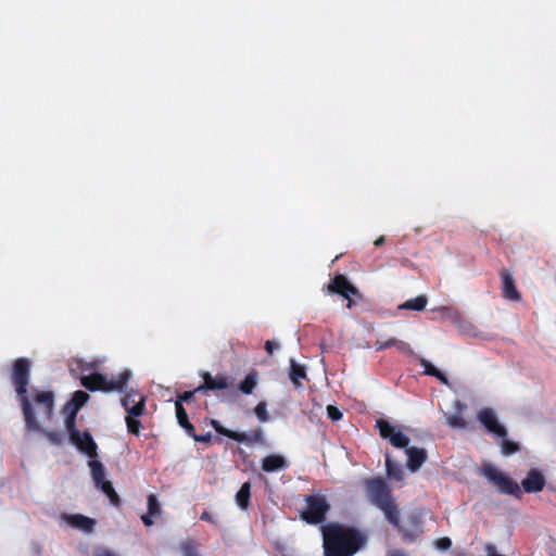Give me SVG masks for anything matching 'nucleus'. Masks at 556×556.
Returning a JSON list of instances; mask_svg holds the SVG:
<instances>
[{"mask_svg":"<svg viewBox=\"0 0 556 556\" xmlns=\"http://www.w3.org/2000/svg\"><path fill=\"white\" fill-rule=\"evenodd\" d=\"M65 520L71 527L86 532H91L96 523L93 519L80 514L66 515Z\"/></svg>","mask_w":556,"mask_h":556,"instance_id":"obj_18","label":"nucleus"},{"mask_svg":"<svg viewBox=\"0 0 556 556\" xmlns=\"http://www.w3.org/2000/svg\"><path fill=\"white\" fill-rule=\"evenodd\" d=\"M181 428L186 431V433L189 437H191L194 440L197 432H195L194 426L190 421L188 424L182 425Z\"/></svg>","mask_w":556,"mask_h":556,"instance_id":"obj_40","label":"nucleus"},{"mask_svg":"<svg viewBox=\"0 0 556 556\" xmlns=\"http://www.w3.org/2000/svg\"><path fill=\"white\" fill-rule=\"evenodd\" d=\"M330 504L324 495L309 494L305 496V507L301 518L308 525H318L325 521Z\"/></svg>","mask_w":556,"mask_h":556,"instance_id":"obj_5","label":"nucleus"},{"mask_svg":"<svg viewBox=\"0 0 556 556\" xmlns=\"http://www.w3.org/2000/svg\"><path fill=\"white\" fill-rule=\"evenodd\" d=\"M210 425L214 428V430L218 434L227 437L238 443H247V444H252V443L264 444L265 443L264 433L261 428H256V429L252 430L250 433H245V432H237V431L230 430V429L224 427L216 419H211Z\"/></svg>","mask_w":556,"mask_h":556,"instance_id":"obj_7","label":"nucleus"},{"mask_svg":"<svg viewBox=\"0 0 556 556\" xmlns=\"http://www.w3.org/2000/svg\"><path fill=\"white\" fill-rule=\"evenodd\" d=\"M346 300H348L346 307H348V308H352V307H353V305H354V301L351 299V296H349V299H346Z\"/></svg>","mask_w":556,"mask_h":556,"instance_id":"obj_46","label":"nucleus"},{"mask_svg":"<svg viewBox=\"0 0 556 556\" xmlns=\"http://www.w3.org/2000/svg\"><path fill=\"white\" fill-rule=\"evenodd\" d=\"M290 380L298 389L302 387L301 379H306V369L303 365L298 364L294 359L290 361Z\"/></svg>","mask_w":556,"mask_h":556,"instance_id":"obj_21","label":"nucleus"},{"mask_svg":"<svg viewBox=\"0 0 556 556\" xmlns=\"http://www.w3.org/2000/svg\"><path fill=\"white\" fill-rule=\"evenodd\" d=\"M195 442H202V443H211L212 441V433L207 432L205 434H198L194 437Z\"/></svg>","mask_w":556,"mask_h":556,"instance_id":"obj_41","label":"nucleus"},{"mask_svg":"<svg viewBox=\"0 0 556 556\" xmlns=\"http://www.w3.org/2000/svg\"><path fill=\"white\" fill-rule=\"evenodd\" d=\"M327 415H328V418L331 419L332 421H338L343 416L341 410L338 407L333 406V405H328L327 406Z\"/></svg>","mask_w":556,"mask_h":556,"instance_id":"obj_37","label":"nucleus"},{"mask_svg":"<svg viewBox=\"0 0 556 556\" xmlns=\"http://www.w3.org/2000/svg\"><path fill=\"white\" fill-rule=\"evenodd\" d=\"M203 383L195 388V391H207L226 390L231 386L230 378L224 374H217L212 376L210 372L204 371L202 374Z\"/></svg>","mask_w":556,"mask_h":556,"instance_id":"obj_13","label":"nucleus"},{"mask_svg":"<svg viewBox=\"0 0 556 556\" xmlns=\"http://www.w3.org/2000/svg\"><path fill=\"white\" fill-rule=\"evenodd\" d=\"M392 346H397L402 351H406L409 346L407 343L401 340H396L394 338H391L386 341L377 340L375 343V348L377 351H382Z\"/></svg>","mask_w":556,"mask_h":556,"instance_id":"obj_28","label":"nucleus"},{"mask_svg":"<svg viewBox=\"0 0 556 556\" xmlns=\"http://www.w3.org/2000/svg\"><path fill=\"white\" fill-rule=\"evenodd\" d=\"M96 486L100 489L109 497L112 505L119 506L121 498L116 491L114 490L111 481L106 480L104 482L97 484Z\"/></svg>","mask_w":556,"mask_h":556,"instance_id":"obj_26","label":"nucleus"},{"mask_svg":"<svg viewBox=\"0 0 556 556\" xmlns=\"http://www.w3.org/2000/svg\"><path fill=\"white\" fill-rule=\"evenodd\" d=\"M251 498V483L244 482L236 494V503L241 509H248Z\"/></svg>","mask_w":556,"mask_h":556,"instance_id":"obj_22","label":"nucleus"},{"mask_svg":"<svg viewBox=\"0 0 556 556\" xmlns=\"http://www.w3.org/2000/svg\"><path fill=\"white\" fill-rule=\"evenodd\" d=\"M364 485L370 503L382 510L390 525L402 531L400 510L392 497L391 486L381 477L365 479Z\"/></svg>","mask_w":556,"mask_h":556,"instance_id":"obj_3","label":"nucleus"},{"mask_svg":"<svg viewBox=\"0 0 556 556\" xmlns=\"http://www.w3.org/2000/svg\"><path fill=\"white\" fill-rule=\"evenodd\" d=\"M131 372L128 369L119 372L117 376H112L109 379L105 375L93 372L80 378V384L91 392H121L127 386Z\"/></svg>","mask_w":556,"mask_h":556,"instance_id":"obj_4","label":"nucleus"},{"mask_svg":"<svg viewBox=\"0 0 556 556\" xmlns=\"http://www.w3.org/2000/svg\"><path fill=\"white\" fill-rule=\"evenodd\" d=\"M386 242V237L384 236H380L379 238H377L374 242L375 247H380L382 245L383 243Z\"/></svg>","mask_w":556,"mask_h":556,"instance_id":"obj_45","label":"nucleus"},{"mask_svg":"<svg viewBox=\"0 0 556 556\" xmlns=\"http://www.w3.org/2000/svg\"><path fill=\"white\" fill-rule=\"evenodd\" d=\"M446 422L451 428L463 429L466 427V421L462 414L456 413L446 417Z\"/></svg>","mask_w":556,"mask_h":556,"instance_id":"obj_33","label":"nucleus"},{"mask_svg":"<svg viewBox=\"0 0 556 556\" xmlns=\"http://www.w3.org/2000/svg\"><path fill=\"white\" fill-rule=\"evenodd\" d=\"M40 432H42L52 444L60 445L63 442V437L58 431H46L41 428Z\"/></svg>","mask_w":556,"mask_h":556,"instance_id":"obj_36","label":"nucleus"},{"mask_svg":"<svg viewBox=\"0 0 556 556\" xmlns=\"http://www.w3.org/2000/svg\"><path fill=\"white\" fill-rule=\"evenodd\" d=\"M502 279V295L509 301L518 302L521 300V294L518 291L515 280L508 270L501 271Z\"/></svg>","mask_w":556,"mask_h":556,"instance_id":"obj_15","label":"nucleus"},{"mask_svg":"<svg viewBox=\"0 0 556 556\" xmlns=\"http://www.w3.org/2000/svg\"><path fill=\"white\" fill-rule=\"evenodd\" d=\"M323 535L325 556H353L365 543L357 529L340 523L326 526Z\"/></svg>","mask_w":556,"mask_h":556,"instance_id":"obj_2","label":"nucleus"},{"mask_svg":"<svg viewBox=\"0 0 556 556\" xmlns=\"http://www.w3.org/2000/svg\"><path fill=\"white\" fill-rule=\"evenodd\" d=\"M519 451H520L519 443L510 441L506 437L502 438L501 452L504 456H510Z\"/></svg>","mask_w":556,"mask_h":556,"instance_id":"obj_30","label":"nucleus"},{"mask_svg":"<svg viewBox=\"0 0 556 556\" xmlns=\"http://www.w3.org/2000/svg\"><path fill=\"white\" fill-rule=\"evenodd\" d=\"M420 365L424 368V374L425 375H428V376H431V377H435L438 380H440L444 384L448 383V380H447V377L445 376V374L440 371L437 367H434L427 359H425V358L420 359Z\"/></svg>","mask_w":556,"mask_h":556,"instance_id":"obj_25","label":"nucleus"},{"mask_svg":"<svg viewBox=\"0 0 556 556\" xmlns=\"http://www.w3.org/2000/svg\"><path fill=\"white\" fill-rule=\"evenodd\" d=\"M376 428L379 430L380 437L384 440H389L394 447L407 448L409 438L388 420L378 419L376 421Z\"/></svg>","mask_w":556,"mask_h":556,"instance_id":"obj_9","label":"nucleus"},{"mask_svg":"<svg viewBox=\"0 0 556 556\" xmlns=\"http://www.w3.org/2000/svg\"><path fill=\"white\" fill-rule=\"evenodd\" d=\"M180 552L182 556H200L198 544L191 539L180 544Z\"/></svg>","mask_w":556,"mask_h":556,"instance_id":"obj_31","label":"nucleus"},{"mask_svg":"<svg viewBox=\"0 0 556 556\" xmlns=\"http://www.w3.org/2000/svg\"><path fill=\"white\" fill-rule=\"evenodd\" d=\"M70 442L76 446L78 451L86 454L87 456L94 458L98 456V446L88 431L83 433L76 428V424L73 426H65Z\"/></svg>","mask_w":556,"mask_h":556,"instance_id":"obj_8","label":"nucleus"},{"mask_svg":"<svg viewBox=\"0 0 556 556\" xmlns=\"http://www.w3.org/2000/svg\"><path fill=\"white\" fill-rule=\"evenodd\" d=\"M288 467L287 459L278 454H271L263 458L262 470L265 472H275Z\"/></svg>","mask_w":556,"mask_h":556,"instance_id":"obj_17","label":"nucleus"},{"mask_svg":"<svg viewBox=\"0 0 556 556\" xmlns=\"http://www.w3.org/2000/svg\"><path fill=\"white\" fill-rule=\"evenodd\" d=\"M265 350H266L269 354H271V353H273V351H274V343H273L271 341H269V340H268V341H266V342H265Z\"/></svg>","mask_w":556,"mask_h":556,"instance_id":"obj_44","label":"nucleus"},{"mask_svg":"<svg viewBox=\"0 0 556 556\" xmlns=\"http://www.w3.org/2000/svg\"><path fill=\"white\" fill-rule=\"evenodd\" d=\"M386 470L387 476L391 480L403 481L404 471L402 466L399 463L392 460L389 453L386 454Z\"/></svg>","mask_w":556,"mask_h":556,"instance_id":"obj_20","label":"nucleus"},{"mask_svg":"<svg viewBox=\"0 0 556 556\" xmlns=\"http://www.w3.org/2000/svg\"><path fill=\"white\" fill-rule=\"evenodd\" d=\"M483 475L501 493L513 495L518 500L522 497V490L520 485L495 467L491 465L484 466Z\"/></svg>","mask_w":556,"mask_h":556,"instance_id":"obj_6","label":"nucleus"},{"mask_svg":"<svg viewBox=\"0 0 556 556\" xmlns=\"http://www.w3.org/2000/svg\"><path fill=\"white\" fill-rule=\"evenodd\" d=\"M546 484V478L541 469L532 468L521 481V490L526 493H539Z\"/></svg>","mask_w":556,"mask_h":556,"instance_id":"obj_14","label":"nucleus"},{"mask_svg":"<svg viewBox=\"0 0 556 556\" xmlns=\"http://www.w3.org/2000/svg\"><path fill=\"white\" fill-rule=\"evenodd\" d=\"M88 466L91 471V477L94 482V485L106 481L105 479V468L103 464L97 459H90L88 462Z\"/></svg>","mask_w":556,"mask_h":556,"instance_id":"obj_23","label":"nucleus"},{"mask_svg":"<svg viewBox=\"0 0 556 556\" xmlns=\"http://www.w3.org/2000/svg\"><path fill=\"white\" fill-rule=\"evenodd\" d=\"M406 454L408 456L407 468L412 472H416L417 470H419L422 464L427 460V453L424 448L420 447H407Z\"/></svg>","mask_w":556,"mask_h":556,"instance_id":"obj_16","label":"nucleus"},{"mask_svg":"<svg viewBox=\"0 0 556 556\" xmlns=\"http://www.w3.org/2000/svg\"><path fill=\"white\" fill-rule=\"evenodd\" d=\"M161 515V505L154 494L148 495V513L141 516V520L144 526L149 527L153 525V517Z\"/></svg>","mask_w":556,"mask_h":556,"instance_id":"obj_19","label":"nucleus"},{"mask_svg":"<svg viewBox=\"0 0 556 556\" xmlns=\"http://www.w3.org/2000/svg\"><path fill=\"white\" fill-rule=\"evenodd\" d=\"M254 414L257 417V419L262 422H266L269 420V415L267 412V404L264 401H261L256 404L254 407Z\"/></svg>","mask_w":556,"mask_h":556,"instance_id":"obj_32","label":"nucleus"},{"mask_svg":"<svg viewBox=\"0 0 556 556\" xmlns=\"http://www.w3.org/2000/svg\"><path fill=\"white\" fill-rule=\"evenodd\" d=\"M328 292L349 296H361L359 290L353 286L344 275H336L327 286Z\"/></svg>","mask_w":556,"mask_h":556,"instance_id":"obj_12","label":"nucleus"},{"mask_svg":"<svg viewBox=\"0 0 556 556\" xmlns=\"http://www.w3.org/2000/svg\"><path fill=\"white\" fill-rule=\"evenodd\" d=\"M88 400L89 394L85 391L78 390L73 393L71 400L64 405L65 426L76 424V416Z\"/></svg>","mask_w":556,"mask_h":556,"instance_id":"obj_11","label":"nucleus"},{"mask_svg":"<svg viewBox=\"0 0 556 556\" xmlns=\"http://www.w3.org/2000/svg\"><path fill=\"white\" fill-rule=\"evenodd\" d=\"M175 410H176V418H177V422L178 425L181 427L182 425L185 424H188L189 422V419H188V415H187V412L184 407L182 404H180L179 402L178 403H175Z\"/></svg>","mask_w":556,"mask_h":556,"instance_id":"obj_34","label":"nucleus"},{"mask_svg":"<svg viewBox=\"0 0 556 556\" xmlns=\"http://www.w3.org/2000/svg\"><path fill=\"white\" fill-rule=\"evenodd\" d=\"M477 419L489 433H492L498 438L507 437L506 428L498 421L497 416L492 408H482L478 413Z\"/></svg>","mask_w":556,"mask_h":556,"instance_id":"obj_10","label":"nucleus"},{"mask_svg":"<svg viewBox=\"0 0 556 556\" xmlns=\"http://www.w3.org/2000/svg\"><path fill=\"white\" fill-rule=\"evenodd\" d=\"M128 402H129L128 396H126L125 399L122 400L123 406L128 412V416L137 418L143 414L144 405H146L143 399H140V401L138 403H136L135 405H132L131 407H128Z\"/></svg>","mask_w":556,"mask_h":556,"instance_id":"obj_29","label":"nucleus"},{"mask_svg":"<svg viewBox=\"0 0 556 556\" xmlns=\"http://www.w3.org/2000/svg\"><path fill=\"white\" fill-rule=\"evenodd\" d=\"M126 426L129 433H132L135 435H138L141 428V422L131 416L126 417Z\"/></svg>","mask_w":556,"mask_h":556,"instance_id":"obj_35","label":"nucleus"},{"mask_svg":"<svg viewBox=\"0 0 556 556\" xmlns=\"http://www.w3.org/2000/svg\"><path fill=\"white\" fill-rule=\"evenodd\" d=\"M195 393H202V391H195V389L193 391H185L182 392L180 395L177 396V400L175 401V403H180L182 404L184 402H187L189 403Z\"/></svg>","mask_w":556,"mask_h":556,"instance_id":"obj_38","label":"nucleus"},{"mask_svg":"<svg viewBox=\"0 0 556 556\" xmlns=\"http://www.w3.org/2000/svg\"><path fill=\"white\" fill-rule=\"evenodd\" d=\"M257 386V372L255 370L247 374L244 379L239 383L238 389L243 394H251Z\"/></svg>","mask_w":556,"mask_h":556,"instance_id":"obj_24","label":"nucleus"},{"mask_svg":"<svg viewBox=\"0 0 556 556\" xmlns=\"http://www.w3.org/2000/svg\"><path fill=\"white\" fill-rule=\"evenodd\" d=\"M93 556H119V555L114 552H111L109 549H98L94 552Z\"/></svg>","mask_w":556,"mask_h":556,"instance_id":"obj_42","label":"nucleus"},{"mask_svg":"<svg viewBox=\"0 0 556 556\" xmlns=\"http://www.w3.org/2000/svg\"><path fill=\"white\" fill-rule=\"evenodd\" d=\"M452 546V541L450 538H441L437 541V547L440 549H448Z\"/></svg>","mask_w":556,"mask_h":556,"instance_id":"obj_39","label":"nucleus"},{"mask_svg":"<svg viewBox=\"0 0 556 556\" xmlns=\"http://www.w3.org/2000/svg\"><path fill=\"white\" fill-rule=\"evenodd\" d=\"M493 549H494V547H493L492 545H488V551H489V552H491V551H493Z\"/></svg>","mask_w":556,"mask_h":556,"instance_id":"obj_47","label":"nucleus"},{"mask_svg":"<svg viewBox=\"0 0 556 556\" xmlns=\"http://www.w3.org/2000/svg\"><path fill=\"white\" fill-rule=\"evenodd\" d=\"M200 519L201 520H204V521H207V522H214L212 516L210 515L208 511H203L200 516Z\"/></svg>","mask_w":556,"mask_h":556,"instance_id":"obj_43","label":"nucleus"},{"mask_svg":"<svg viewBox=\"0 0 556 556\" xmlns=\"http://www.w3.org/2000/svg\"><path fill=\"white\" fill-rule=\"evenodd\" d=\"M30 367L28 358L15 359L12 365L11 382L23 412L25 428L28 431H41L40 422L50 421L54 415L55 394L51 390L34 387L28 390Z\"/></svg>","mask_w":556,"mask_h":556,"instance_id":"obj_1","label":"nucleus"},{"mask_svg":"<svg viewBox=\"0 0 556 556\" xmlns=\"http://www.w3.org/2000/svg\"><path fill=\"white\" fill-rule=\"evenodd\" d=\"M428 299L426 295H418L415 299H410L403 304H401L399 307L403 309H412V311H422L425 309L427 305Z\"/></svg>","mask_w":556,"mask_h":556,"instance_id":"obj_27","label":"nucleus"}]
</instances>
